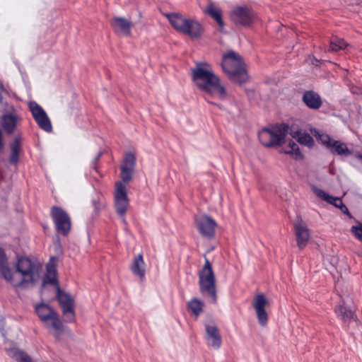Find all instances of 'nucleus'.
<instances>
[{
    "mask_svg": "<svg viewBox=\"0 0 362 362\" xmlns=\"http://www.w3.org/2000/svg\"><path fill=\"white\" fill-rule=\"evenodd\" d=\"M21 122V117L14 106L5 103L4 113L0 117V125L5 133L12 134Z\"/></svg>",
    "mask_w": 362,
    "mask_h": 362,
    "instance_id": "nucleus-8",
    "label": "nucleus"
},
{
    "mask_svg": "<svg viewBox=\"0 0 362 362\" xmlns=\"http://www.w3.org/2000/svg\"><path fill=\"white\" fill-rule=\"evenodd\" d=\"M334 311L337 317L344 322H350V320L354 319L355 316L353 311L341 305L336 306Z\"/></svg>",
    "mask_w": 362,
    "mask_h": 362,
    "instance_id": "nucleus-27",
    "label": "nucleus"
},
{
    "mask_svg": "<svg viewBox=\"0 0 362 362\" xmlns=\"http://www.w3.org/2000/svg\"><path fill=\"white\" fill-rule=\"evenodd\" d=\"M3 93L8 94V90H6V88H5V86H4L2 82L0 81V104L3 101V97H2Z\"/></svg>",
    "mask_w": 362,
    "mask_h": 362,
    "instance_id": "nucleus-36",
    "label": "nucleus"
},
{
    "mask_svg": "<svg viewBox=\"0 0 362 362\" xmlns=\"http://www.w3.org/2000/svg\"><path fill=\"white\" fill-rule=\"evenodd\" d=\"M8 354L16 362H35L28 354L17 349L8 350Z\"/></svg>",
    "mask_w": 362,
    "mask_h": 362,
    "instance_id": "nucleus-29",
    "label": "nucleus"
},
{
    "mask_svg": "<svg viewBox=\"0 0 362 362\" xmlns=\"http://www.w3.org/2000/svg\"><path fill=\"white\" fill-rule=\"evenodd\" d=\"M92 204L94 207L95 211L98 213L100 209V206L99 202L96 199H93L92 201Z\"/></svg>",
    "mask_w": 362,
    "mask_h": 362,
    "instance_id": "nucleus-37",
    "label": "nucleus"
},
{
    "mask_svg": "<svg viewBox=\"0 0 362 362\" xmlns=\"http://www.w3.org/2000/svg\"><path fill=\"white\" fill-rule=\"evenodd\" d=\"M288 125L278 124L270 128H264L258 134L261 144L266 147L281 146L285 142Z\"/></svg>",
    "mask_w": 362,
    "mask_h": 362,
    "instance_id": "nucleus-6",
    "label": "nucleus"
},
{
    "mask_svg": "<svg viewBox=\"0 0 362 362\" xmlns=\"http://www.w3.org/2000/svg\"><path fill=\"white\" fill-rule=\"evenodd\" d=\"M358 158H359L360 159H361V160H362V154H358Z\"/></svg>",
    "mask_w": 362,
    "mask_h": 362,
    "instance_id": "nucleus-41",
    "label": "nucleus"
},
{
    "mask_svg": "<svg viewBox=\"0 0 362 362\" xmlns=\"http://www.w3.org/2000/svg\"><path fill=\"white\" fill-rule=\"evenodd\" d=\"M35 311L45 327L54 331L55 339L59 340L64 332V326L58 313L52 308L45 303L36 305Z\"/></svg>",
    "mask_w": 362,
    "mask_h": 362,
    "instance_id": "nucleus-5",
    "label": "nucleus"
},
{
    "mask_svg": "<svg viewBox=\"0 0 362 362\" xmlns=\"http://www.w3.org/2000/svg\"><path fill=\"white\" fill-rule=\"evenodd\" d=\"M253 307L256 311L257 318L259 325L264 327L268 322V315L265 308L268 305V300L263 293L256 295L253 299Z\"/></svg>",
    "mask_w": 362,
    "mask_h": 362,
    "instance_id": "nucleus-17",
    "label": "nucleus"
},
{
    "mask_svg": "<svg viewBox=\"0 0 362 362\" xmlns=\"http://www.w3.org/2000/svg\"><path fill=\"white\" fill-rule=\"evenodd\" d=\"M134 170L121 169L120 176L124 182H129L132 180L134 174Z\"/></svg>",
    "mask_w": 362,
    "mask_h": 362,
    "instance_id": "nucleus-34",
    "label": "nucleus"
},
{
    "mask_svg": "<svg viewBox=\"0 0 362 362\" xmlns=\"http://www.w3.org/2000/svg\"><path fill=\"white\" fill-rule=\"evenodd\" d=\"M129 206V199L126 186L121 181L115 182V208L117 214L122 218V221L126 223L124 215Z\"/></svg>",
    "mask_w": 362,
    "mask_h": 362,
    "instance_id": "nucleus-10",
    "label": "nucleus"
},
{
    "mask_svg": "<svg viewBox=\"0 0 362 362\" xmlns=\"http://www.w3.org/2000/svg\"><path fill=\"white\" fill-rule=\"evenodd\" d=\"M281 152L291 155L295 159H300L303 157L298 144L292 140H290L288 145L282 148Z\"/></svg>",
    "mask_w": 362,
    "mask_h": 362,
    "instance_id": "nucleus-31",
    "label": "nucleus"
},
{
    "mask_svg": "<svg viewBox=\"0 0 362 362\" xmlns=\"http://www.w3.org/2000/svg\"><path fill=\"white\" fill-rule=\"evenodd\" d=\"M192 78L202 92L221 100L226 99L227 92L220 83L211 65L206 62H197L192 69Z\"/></svg>",
    "mask_w": 362,
    "mask_h": 362,
    "instance_id": "nucleus-1",
    "label": "nucleus"
},
{
    "mask_svg": "<svg viewBox=\"0 0 362 362\" xmlns=\"http://www.w3.org/2000/svg\"><path fill=\"white\" fill-rule=\"evenodd\" d=\"M0 274L3 278L11 279V269L8 267L7 258L2 248L0 247Z\"/></svg>",
    "mask_w": 362,
    "mask_h": 362,
    "instance_id": "nucleus-30",
    "label": "nucleus"
},
{
    "mask_svg": "<svg viewBox=\"0 0 362 362\" xmlns=\"http://www.w3.org/2000/svg\"><path fill=\"white\" fill-rule=\"evenodd\" d=\"M199 284L200 292L205 296L210 298L211 303H216V288L215 275L212 266L207 258H205V263L199 273Z\"/></svg>",
    "mask_w": 362,
    "mask_h": 362,
    "instance_id": "nucleus-7",
    "label": "nucleus"
},
{
    "mask_svg": "<svg viewBox=\"0 0 362 362\" xmlns=\"http://www.w3.org/2000/svg\"><path fill=\"white\" fill-rule=\"evenodd\" d=\"M45 284H52L59 286L57 281V272L56 267V257H52L46 267V274L43 278Z\"/></svg>",
    "mask_w": 362,
    "mask_h": 362,
    "instance_id": "nucleus-20",
    "label": "nucleus"
},
{
    "mask_svg": "<svg viewBox=\"0 0 362 362\" xmlns=\"http://www.w3.org/2000/svg\"><path fill=\"white\" fill-rule=\"evenodd\" d=\"M50 214L54 223L56 231L64 236L67 235L71 230V221L66 211L61 207L54 206L51 208Z\"/></svg>",
    "mask_w": 362,
    "mask_h": 362,
    "instance_id": "nucleus-9",
    "label": "nucleus"
},
{
    "mask_svg": "<svg viewBox=\"0 0 362 362\" xmlns=\"http://www.w3.org/2000/svg\"><path fill=\"white\" fill-rule=\"evenodd\" d=\"M101 155H102L101 152H99L98 153V155L96 156L95 158L94 159V163H96L100 159Z\"/></svg>",
    "mask_w": 362,
    "mask_h": 362,
    "instance_id": "nucleus-39",
    "label": "nucleus"
},
{
    "mask_svg": "<svg viewBox=\"0 0 362 362\" xmlns=\"http://www.w3.org/2000/svg\"><path fill=\"white\" fill-rule=\"evenodd\" d=\"M314 192L315 194L322 199V200L327 202V203L334 205L335 207L340 209L341 206L339 202H342V200L339 197H334L332 196L329 195L327 193H326L325 191L320 189H315Z\"/></svg>",
    "mask_w": 362,
    "mask_h": 362,
    "instance_id": "nucleus-26",
    "label": "nucleus"
},
{
    "mask_svg": "<svg viewBox=\"0 0 362 362\" xmlns=\"http://www.w3.org/2000/svg\"><path fill=\"white\" fill-rule=\"evenodd\" d=\"M130 269L135 276H137L141 281L144 280L146 271L145 262L141 254H139L134 257Z\"/></svg>",
    "mask_w": 362,
    "mask_h": 362,
    "instance_id": "nucleus-23",
    "label": "nucleus"
},
{
    "mask_svg": "<svg viewBox=\"0 0 362 362\" xmlns=\"http://www.w3.org/2000/svg\"><path fill=\"white\" fill-rule=\"evenodd\" d=\"M338 202L340 204V206H341L340 209H341V212L346 215L347 214H349V211L348 208L343 204V202H339V201H338Z\"/></svg>",
    "mask_w": 362,
    "mask_h": 362,
    "instance_id": "nucleus-38",
    "label": "nucleus"
},
{
    "mask_svg": "<svg viewBox=\"0 0 362 362\" xmlns=\"http://www.w3.org/2000/svg\"><path fill=\"white\" fill-rule=\"evenodd\" d=\"M57 299L66 318V321L67 322H74L75 320L74 299L69 293L62 291L59 286H57Z\"/></svg>",
    "mask_w": 362,
    "mask_h": 362,
    "instance_id": "nucleus-11",
    "label": "nucleus"
},
{
    "mask_svg": "<svg viewBox=\"0 0 362 362\" xmlns=\"http://www.w3.org/2000/svg\"><path fill=\"white\" fill-rule=\"evenodd\" d=\"M30 111L38 126L47 132H51L52 126L47 113L36 102L31 101L28 104Z\"/></svg>",
    "mask_w": 362,
    "mask_h": 362,
    "instance_id": "nucleus-14",
    "label": "nucleus"
},
{
    "mask_svg": "<svg viewBox=\"0 0 362 362\" xmlns=\"http://www.w3.org/2000/svg\"><path fill=\"white\" fill-rule=\"evenodd\" d=\"M221 66L230 80L234 83L241 84L248 78L240 56L234 51H228L223 55Z\"/></svg>",
    "mask_w": 362,
    "mask_h": 362,
    "instance_id": "nucleus-3",
    "label": "nucleus"
},
{
    "mask_svg": "<svg viewBox=\"0 0 362 362\" xmlns=\"http://www.w3.org/2000/svg\"><path fill=\"white\" fill-rule=\"evenodd\" d=\"M22 140V136L21 134H18L10 144L11 155L9 157V163L12 165H16L18 163L19 154L21 151Z\"/></svg>",
    "mask_w": 362,
    "mask_h": 362,
    "instance_id": "nucleus-22",
    "label": "nucleus"
},
{
    "mask_svg": "<svg viewBox=\"0 0 362 362\" xmlns=\"http://www.w3.org/2000/svg\"><path fill=\"white\" fill-rule=\"evenodd\" d=\"M302 100L307 107L313 110H317L322 105L320 95L313 90H306L303 95Z\"/></svg>",
    "mask_w": 362,
    "mask_h": 362,
    "instance_id": "nucleus-21",
    "label": "nucleus"
},
{
    "mask_svg": "<svg viewBox=\"0 0 362 362\" xmlns=\"http://www.w3.org/2000/svg\"><path fill=\"white\" fill-rule=\"evenodd\" d=\"M194 221L199 233L205 237L212 238L215 234L217 223L214 219L207 215L196 216Z\"/></svg>",
    "mask_w": 362,
    "mask_h": 362,
    "instance_id": "nucleus-16",
    "label": "nucleus"
},
{
    "mask_svg": "<svg viewBox=\"0 0 362 362\" xmlns=\"http://www.w3.org/2000/svg\"><path fill=\"white\" fill-rule=\"evenodd\" d=\"M293 230L298 247L302 250L308 245L310 238V232L307 223L301 218L293 223Z\"/></svg>",
    "mask_w": 362,
    "mask_h": 362,
    "instance_id": "nucleus-15",
    "label": "nucleus"
},
{
    "mask_svg": "<svg viewBox=\"0 0 362 362\" xmlns=\"http://www.w3.org/2000/svg\"><path fill=\"white\" fill-rule=\"evenodd\" d=\"M165 16L168 19L172 27L177 31L187 35L191 38H199L201 37L202 28L197 21L185 18L178 13H166Z\"/></svg>",
    "mask_w": 362,
    "mask_h": 362,
    "instance_id": "nucleus-4",
    "label": "nucleus"
},
{
    "mask_svg": "<svg viewBox=\"0 0 362 362\" xmlns=\"http://www.w3.org/2000/svg\"><path fill=\"white\" fill-rule=\"evenodd\" d=\"M204 303L198 298H193L187 303L188 310L197 317L203 311Z\"/></svg>",
    "mask_w": 362,
    "mask_h": 362,
    "instance_id": "nucleus-28",
    "label": "nucleus"
},
{
    "mask_svg": "<svg viewBox=\"0 0 362 362\" xmlns=\"http://www.w3.org/2000/svg\"><path fill=\"white\" fill-rule=\"evenodd\" d=\"M255 18L254 12L246 6H236L230 13V19L237 25L248 27L253 23Z\"/></svg>",
    "mask_w": 362,
    "mask_h": 362,
    "instance_id": "nucleus-13",
    "label": "nucleus"
},
{
    "mask_svg": "<svg viewBox=\"0 0 362 362\" xmlns=\"http://www.w3.org/2000/svg\"><path fill=\"white\" fill-rule=\"evenodd\" d=\"M111 25L116 33H120L126 36L131 35L132 23L124 18L114 17L111 21Z\"/></svg>",
    "mask_w": 362,
    "mask_h": 362,
    "instance_id": "nucleus-18",
    "label": "nucleus"
},
{
    "mask_svg": "<svg viewBox=\"0 0 362 362\" xmlns=\"http://www.w3.org/2000/svg\"><path fill=\"white\" fill-rule=\"evenodd\" d=\"M40 269V265L37 262L28 257H21L16 264V274L20 275V278L16 279L11 271V279L6 280L16 288H28L33 286L39 279Z\"/></svg>",
    "mask_w": 362,
    "mask_h": 362,
    "instance_id": "nucleus-2",
    "label": "nucleus"
},
{
    "mask_svg": "<svg viewBox=\"0 0 362 362\" xmlns=\"http://www.w3.org/2000/svg\"><path fill=\"white\" fill-rule=\"evenodd\" d=\"M351 231L356 238L362 240V223L358 222L357 226H353L351 228Z\"/></svg>",
    "mask_w": 362,
    "mask_h": 362,
    "instance_id": "nucleus-35",
    "label": "nucleus"
},
{
    "mask_svg": "<svg viewBox=\"0 0 362 362\" xmlns=\"http://www.w3.org/2000/svg\"><path fill=\"white\" fill-rule=\"evenodd\" d=\"M204 11L216 21L220 28H223L224 23L222 19V11L220 8L215 6L213 3H209Z\"/></svg>",
    "mask_w": 362,
    "mask_h": 362,
    "instance_id": "nucleus-24",
    "label": "nucleus"
},
{
    "mask_svg": "<svg viewBox=\"0 0 362 362\" xmlns=\"http://www.w3.org/2000/svg\"><path fill=\"white\" fill-rule=\"evenodd\" d=\"M291 135L293 138L296 139L297 141L305 146H307L309 148H311L314 145V140L313 137L305 132H302L301 131H296L291 133Z\"/></svg>",
    "mask_w": 362,
    "mask_h": 362,
    "instance_id": "nucleus-25",
    "label": "nucleus"
},
{
    "mask_svg": "<svg viewBox=\"0 0 362 362\" xmlns=\"http://www.w3.org/2000/svg\"><path fill=\"white\" fill-rule=\"evenodd\" d=\"M136 166V156L132 152L125 154L124 160L121 164V169L134 170Z\"/></svg>",
    "mask_w": 362,
    "mask_h": 362,
    "instance_id": "nucleus-32",
    "label": "nucleus"
},
{
    "mask_svg": "<svg viewBox=\"0 0 362 362\" xmlns=\"http://www.w3.org/2000/svg\"><path fill=\"white\" fill-rule=\"evenodd\" d=\"M348 46V44L341 38L333 37L330 41L329 50L332 52H338L344 49Z\"/></svg>",
    "mask_w": 362,
    "mask_h": 362,
    "instance_id": "nucleus-33",
    "label": "nucleus"
},
{
    "mask_svg": "<svg viewBox=\"0 0 362 362\" xmlns=\"http://www.w3.org/2000/svg\"><path fill=\"white\" fill-rule=\"evenodd\" d=\"M208 345L214 349H218L222 344V339L218 327L206 325L205 327Z\"/></svg>",
    "mask_w": 362,
    "mask_h": 362,
    "instance_id": "nucleus-19",
    "label": "nucleus"
},
{
    "mask_svg": "<svg viewBox=\"0 0 362 362\" xmlns=\"http://www.w3.org/2000/svg\"><path fill=\"white\" fill-rule=\"evenodd\" d=\"M318 139L332 154L341 156H349L351 154V151L345 143L334 140L327 134H319Z\"/></svg>",
    "mask_w": 362,
    "mask_h": 362,
    "instance_id": "nucleus-12",
    "label": "nucleus"
},
{
    "mask_svg": "<svg viewBox=\"0 0 362 362\" xmlns=\"http://www.w3.org/2000/svg\"><path fill=\"white\" fill-rule=\"evenodd\" d=\"M347 217L349 218V219H353L354 221H356V223H358V221H357L354 217L353 216L350 214V212H349V214H346Z\"/></svg>",
    "mask_w": 362,
    "mask_h": 362,
    "instance_id": "nucleus-40",
    "label": "nucleus"
}]
</instances>
